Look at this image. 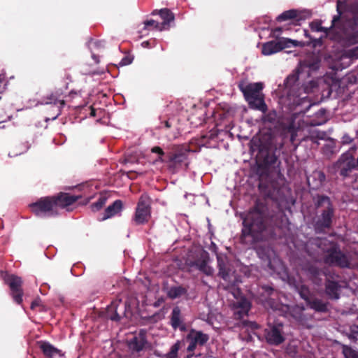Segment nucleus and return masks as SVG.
Masks as SVG:
<instances>
[{
  "instance_id": "nucleus-1",
  "label": "nucleus",
  "mask_w": 358,
  "mask_h": 358,
  "mask_svg": "<svg viewBox=\"0 0 358 358\" xmlns=\"http://www.w3.org/2000/svg\"><path fill=\"white\" fill-rule=\"evenodd\" d=\"M266 229L264 216L260 208L257 206L250 211L243 220V236L248 242H255L261 239L262 233Z\"/></svg>"
},
{
  "instance_id": "nucleus-2",
  "label": "nucleus",
  "mask_w": 358,
  "mask_h": 358,
  "mask_svg": "<svg viewBox=\"0 0 358 358\" xmlns=\"http://www.w3.org/2000/svg\"><path fill=\"white\" fill-rule=\"evenodd\" d=\"M131 308V302L122 303L121 300L113 302L108 308L107 317L112 320L118 321L122 316H127V312Z\"/></svg>"
},
{
  "instance_id": "nucleus-3",
  "label": "nucleus",
  "mask_w": 358,
  "mask_h": 358,
  "mask_svg": "<svg viewBox=\"0 0 358 358\" xmlns=\"http://www.w3.org/2000/svg\"><path fill=\"white\" fill-rule=\"evenodd\" d=\"M150 217L149 198L143 195L138 203L134 220L137 224H143Z\"/></svg>"
},
{
  "instance_id": "nucleus-4",
  "label": "nucleus",
  "mask_w": 358,
  "mask_h": 358,
  "mask_svg": "<svg viewBox=\"0 0 358 358\" xmlns=\"http://www.w3.org/2000/svg\"><path fill=\"white\" fill-rule=\"evenodd\" d=\"M219 266V275L232 286L235 285L239 280L229 268L227 257L223 255L217 256Z\"/></svg>"
},
{
  "instance_id": "nucleus-5",
  "label": "nucleus",
  "mask_w": 358,
  "mask_h": 358,
  "mask_svg": "<svg viewBox=\"0 0 358 358\" xmlns=\"http://www.w3.org/2000/svg\"><path fill=\"white\" fill-rule=\"evenodd\" d=\"M30 208L36 215H41L48 212H52L57 209L55 203V197H45L38 201L30 205Z\"/></svg>"
},
{
  "instance_id": "nucleus-6",
  "label": "nucleus",
  "mask_w": 358,
  "mask_h": 358,
  "mask_svg": "<svg viewBox=\"0 0 358 358\" xmlns=\"http://www.w3.org/2000/svg\"><path fill=\"white\" fill-rule=\"evenodd\" d=\"M209 339L208 335L200 331L191 329L187 335V340L189 343L187 350L192 352L196 345H203Z\"/></svg>"
},
{
  "instance_id": "nucleus-7",
  "label": "nucleus",
  "mask_w": 358,
  "mask_h": 358,
  "mask_svg": "<svg viewBox=\"0 0 358 358\" xmlns=\"http://www.w3.org/2000/svg\"><path fill=\"white\" fill-rule=\"evenodd\" d=\"M338 166L341 169V173L343 176H346L348 171L357 166L355 159L350 152L342 155L338 162Z\"/></svg>"
},
{
  "instance_id": "nucleus-8",
  "label": "nucleus",
  "mask_w": 358,
  "mask_h": 358,
  "mask_svg": "<svg viewBox=\"0 0 358 358\" xmlns=\"http://www.w3.org/2000/svg\"><path fill=\"white\" fill-rule=\"evenodd\" d=\"M241 92L243 93L245 99L256 97L262 94L260 91L263 88V84L262 83H255L250 84H241L239 85Z\"/></svg>"
},
{
  "instance_id": "nucleus-9",
  "label": "nucleus",
  "mask_w": 358,
  "mask_h": 358,
  "mask_svg": "<svg viewBox=\"0 0 358 358\" xmlns=\"http://www.w3.org/2000/svg\"><path fill=\"white\" fill-rule=\"evenodd\" d=\"M266 339L268 343L273 345H278L284 341L282 335V326H273L270 327L266 333Z\"/></svg>"
},
{
  "instance_id": "nucleus-10",
  "label": "nucleus",
  "mask_w": 358,
  "mask_h": 358,
  "mask_svg": "<svg viewBox=\"0 0 358 358\" xmlns=\"http://www.w3.org/2000/svg\"><path fill=\"white\" fill-rule=\"evenodd\" d=\"M284 49L282 38L265 43L262 45V52L264 55H271Z\"/></svg>"
},
{
  "instance_id": "nucleus-11",
  "label": "nucleus",
  "mask_w": 358,
  "mask_h": 358,
  "mask_svg": "<svg viewBox=\"0 0 358 358\" xmlns=\"http://www.w3.org/2000/svg\"><path fill=\"white\" fill-rule=\"evenodd\" d=\"M38 344L41 350L48 358H60L63 355L60 350L48 342L41 341Z\"/></svg>"
},
{
  "instance_id": "nucleus-12",
  "label": "nucleus",
  "mask_w": 358,
  "mask_h": 358,
  "mask_svg": "<svg viewBox=\"0 0 358 358\" xmlns=\"http://www.w3.org/2000/svg\"><path fill=\"white\" fill-rule=\"evenodd\" d=\"M77 199L78 197L66 193H61L57 197H55V203L57 208H65L73 203Z\"/></svg>"
},
{
  "instance_id": "nucleus-13",
  "label": "nucleus",
  "mask_w": 358,
  "mask_h": 358,
  "mask_svg": "<svg viewBox=\"0 0 358 358\" xmlns=\"http://www.w3.org/2000/svg\"><path fill=\"white\" fill-rule=\"evenodd\" d=\"M327 262L337 264L343 267L347 266V259L336 248H334L330 251V253L327 258Z\"/></svg>"
},
{
  "instance_id": "nucleus-14",
  "label": "nucleus",
  "mask_w": 358,
  "mask_h": 358,
  "mask_svg": "<svg viewBox=\"0 0 358 358\" xmlns=\"http://www.w3.org/2000/svg\"><path fill=\"white\" fill-rule=\"evenodd\" d=\"M208 255L205 251L201 254V259L195 262L196 267L207 275H211L213 273V269L208 266Z\"/></svg>"
},
{
  "instance_id": "nucleus-15",
  "label": "nucleus",
  "mask_w": 358,
  "mask_h": 358,
  "mask_svg": "<svg viewBox=\"0 0 358 358\" xmlns=\"http://www.w3.org/2000/svg\"><path fill=\"white\" fill-rule=\"evenodd\" d=\"M250 106L254 109L259 110L263 113L267 110V106L264 100V94L256 96V97L246 99Z\"/></svg>"
},
{
  "instance_id": "nucleus-16",
  "label": "nucleus",
  "mask_w": 358,
  "mask_h": 358,
  "mask_svg": "<svg viewBox=\"0 0 358 358\" xmlns=\"http://www.w3.org/2000/svg\"><path fill=\"white\" fill-rule=\"evenodd\" d=\"M321 203L326 204L327 210L322 214V220L320 221V226L327 227L329 226L331 222V218L332 215V210L329 208V200L327 197H322Z\"/></svg>"
},
{
  "instance_id": "nucleus-17",
  "label": "nucleus",
  "mask_w": 358,
  "mask_h": 358,
  "mask_svg": "<svg viewBox=\"0 0 358 358\" xmlns=\"http://www.w3.org/2000/svg\"><path fill=\"white\" fill-rule=\"evenodd\" d=\"M122 208V203L120 200L115 201L112 205L109 206L105 210L103 220H106L117 214Z\"/></svg>"
},
{
  "instance_id": "nucleus-18",
  "label": "nucleus",
  "mask_w": 358,
  "mask_h": 358,
  "mask_svg": "<svg viewBox=\"0 0 358 358\" xmlns=\"http://www.w3.org/2000/svg\"><path fill=\"white\" fill-rule=\"evenodd\" d=\"M232 294L236 299V301H234V304L242 308L243 311L247 312L250 308L249 301L241 296L239 290H235Z\"/></svg>"
},
{
  "instance_id": "nucleus-19",
  "label": "nucleus",
  "mask_w": 358,
  "mask_h": 358,
  "mask_svg": "<svg viewBox=\"0 0 358 358\" xmlns=\"http://www.w3.org/2000/svg\"><path fill=\"white\" fill-rule=\"evenodd\" d=\"M171 324L174 329L179 328L180 330H185V327L180 320V310L178 308H173L171 315Z\"/></svg>"
},
{
  "instance_id": "nucleus-20",
  "label": "nucleus",
  "mask_w": 358,
  "mask_h": 358,
  "mask_svg": "<svg viewBox=\"0 0 358 358\" xmlns=\"http://www.w3.org/2000/svg\"><path fill=\"white\" fill-rule=\"evenodd\" d=\"M6 281L9 285L13 292H18V290H22L20 289L22 285V280L20 278L15 275H9L6 279Z\"/></svg>"
},
{
  "instance_id": "nucleus-21",
  "label": "nucleus",
  "mask_w": 358,
  "mask_h": 358,
  "mask_svg": "<svg viewBox=\"0 0 358 358\" xmlns=\"http://www.w3.org/2000/svg\"><path fill=\"white\" fill-rule=\"evenodd\" d=\"M159 15L164 20L163 23L161 24V26L164 27V29H165L169 26V23L173 21V14L167 9H162L159 11Z\"/></svg>"
},
{
  "instance_id": "nucleus-22",
  "label": "nucleus",
  "mask_w": 358,
  "mask_h": 358,
  "mask_svg": "<svg viewBox=\"0 0 358 358\" xmlns=\"http://www.w3.org/2000/svg\"><path fill=\"white\" fill-rule=\"evenodd\" d=\"M342 350L345 358H358V350L350 346L343 345Z\"/></svg>"
},
{
  "instance_id": "nucleus-23",
  "label": "nucleus",
  "mask_w": 358,
  "mask_h": 358,
  "mask_svg": "<svg viewBox=\"0 0 358 358\" xmlns=\"http://www.w3.org/2000/svg\"><path fill=\"white\" fill-rule=\"evenodd\" d=\"M283 43L284 49L289 48L291 46H300L303 47L305 45V43L303 41H299L296 40L289 39L287 38H281Z\"/></svg>"
},
{
  "instance_id": "nucleus-24",
  "label": "nucleus",
  "mask_w": 358,
  "mask_h": 358,
  "mask_svg": "<svg viewBox=\"0 0 358 358\" xmlns=\"http://www.w3.org/2000/svg\"><path fill=\"white\" fill-rule=\"evenodd\" d=\"M298 16V12L295 10H289L282 13L278 17L279 21H285L287 20L294 19Z\"/></svg>"
},
{
  "instance_id": "nucleus-25",
  "label": "nucleus",
  "mask_w": 358,
  "mask_h": 358,
  "mask_svg": "<svg viewBox=\"0 0 358 358\" xmlns=\"http://www.w3.org/2000/svg\"><path fill=\"white\" fill-rule=\"evenodd\" d=\"M106 201V197L105 196H100L97 202L91 205V210L93 212H96L99 210L105 205Z\"/></svg>"
},
{
  "instance_id": "nucleus-26",
  "label": "nucleus",
  "mask_w": 358,
  "mask_h": 358,
  "mask_svg": "<svg viewBox=\"0 0 358 358\" xmlns=\"http://www.w3.org/2000/svg\"><path fill=\"white\" fill-rule=\"evenodd\" d=\"M184 292V289L181 287H173L170 289L168 294L170 298L175 299L180 296Z\"/></svg>"
},
{
  "instance_id": "nucleus-27",
  "label": "nucleus",
  "mask_w": 358,
  "mask_h": 358,
  "mask_svg": "<svg viewBox=\"0 0 358 358\" xmlns=\"http://www.w3.org/2000/svg\"><path fill=\"white\" fill-rule=\"evenodd\" d=\"M180 349V342H176L171 348L169 353L166 354V357L167 358H176L178 355V351Z\"/></svg>"
},
{
  "instance_id": "nucleus-28",
  "label": "nucleus",
  "mask_w": 358,
  "mask_h": 358,
  "mask_svg": "<svg viewBox=\"0 0 358 358\" xmlns=\"http://www.w3.org/2000/svg\"><path fill=\"white\" fill-rule=\"evenodd\" d=\"M310 28L313 31H323L325 34L327 33V29L322 26L320 21H314L310 24Z\"/></svg>"
},
{
  "instance_id": "nucleus-29",
  "label": "nucleus",
  "mask_w": 358,
  "mask_h": 358,
  "mask_svg": "<svg viewBox=\"0 0 358 358\" xmlns=\"http://www.w3.org/2000/svg\"><path fill=\"white\" fill-rule=\"evenodd\" d=\"M327 291L331 297L335 298V299L338 298V294L337 293V288H336V284H334V283L329 284L327 287Z\"/></svg>"
},
{
  "instance_id": "nucleus-30",
  "label": "nucleus",
  "mask_w": 358,
  "mask_h": 358,
  "mask_svg": "<svg viewBox=\"0 0 358 358\" xmlns=\"http://www.w3.org/2000/svg\"><path fill=\"white\" fill-rule=\"evenodd\" d=\"M185 159V157L182 154L175 155L171 159V162L173 165H176L177 164L181 163L184 162Z\"/></svg>"
},
{
  "instance_id": "nucleus-31",
  "label": "nucleus",
  "mask_w": 358,
  "mask_h": 358,
  "mask_svg": "<svg viewBox=\"0 0 358 358\" xmlns=\"http://www.w3.org/2000/svg\"><path fill=\"white\" fill-rule=\"evenodd\" d=\"M148 26H153L155 29L162 31L164 27L161 26L160 24L155 22V20H148L145 22V28H147Z\"/></svg>"
},
{
  "instance_id": "nucleus-32",
  "label": "nucleus",
  "mask_w": 358,
  "mask_h": 358,
  "mask_svg": "<svg viewBox=\"0 0 358 358\" xmlns=\"http://www.w3.org/2000/svg\"><path fill=\"white\" fill-rule=\"evenodd\" d=\"M13 299L17 303H20L22 301V291L18 290V292H13Z\"/></svg>"
},
{
  "instance_id": "nucleus-33",
  "label": "nucleus",
  "mask_w": 358,
  "mask_h": 358,
  "mask_svg": "<svg viewBox=\"0 0 358 358\" xmlns=\"http://www.w3.org/2000/svg\"><path fill=\"white\" fill-rule=\"evenodd\" d=\"M152 152H155V153H157V154H159L160 155L159 159L157 161L163 162L162 156L164 155V152H163V150L159 147H157H157H154L152 149Z\"/></svg>"
},
{
  "instance_id": "nucleus-34",
  "label": "nucleus",
  "mask_w": 358,
  "mask_h": 358,
  "mask_svg": "<svg viewBox=\"0 0 358 358\" xmlns=\"http://www.w3.org/2000/svg\"><path fill=\"white\" fill-rule=\"evenodd\" d=\"M132 62V59L129 57H124L120 62L122 66L130 64Z\"/></svg>"
},
{
  "instance_id": "nucleus-35",
  "label": "nucleus",
  "mask_w": 358,
  "mask_h": 358,
  "mask_svg": "<svg viewBox=\"0 0 358 358\" xmlns=\"http://www.w3.org/2000/svg\"><path fill=\"white\" fill-rule=\"evenodd\" d=\"M345 7V3L340 1H338V3H337V10L338 12L339 13V14H341L342 13V10L343 8Z\"/></svg>"
},
{
  "instance_id": "nucleus-36",
  "label": "nucleus",
  "mask_w": 358,
  "mask_h": 358,
  "mask_svg": "<svg viewBox=\"0 0 358 358\" xmlns=\"http://www.w3.org/2000/svg\"><path fill=\"white\" fill-rule=\"evenodd\" d=\"M324 136V134L322 132L317 131L315 134L313 133L312 138H323Z\"/></svg>"
},
{
  "instance_id": "nucleus-37",
  "label": "nucleus",
  "mask_w": 358,
  "mask_h": 358,
  "mask_svg": "<svg viewBox=\"0 0 358 358\" xmlns=\"http://www.w3.org/2000/svg\"><path fill=\"white\" fill-rule=\"evenodd\" d=\"M41 301L39 299H36L34 301L32 302L31 308L32 309H34L36 307L40 306Z\"/></svg>"
},
{
  "instance_id": "nucleus-38",
  "label": "nucleus",
  "mask_w": 358,
  "mask_h": 358,
  "mask_svg": "<svg viewBox=\"0 0 358 358\" xmlns=\"http://www.w3.org/2000/svg\"><path fill=\"white\" fill-rule=\"evenodd\" d=\"M324 122H325V120H324L321 122H311L310 124L311 125L315 126V125H320V124H323Z\"/></svg>"
},
{
  "instance_id": "nucleus-39",
  "label": "nucleus",
  "mask_w": 358,
  "mask_h": 358,
  "mask_svg": "<svg viewBox=\"0 0 358 358\" xmlns=\"http://www.w3.org/2000/svg\"><path fill=\"white\" fill-rule=\"evenodd\" d=\"M45 103H56V99L50 98V101H46Z\"/></svg>"
},
{
  "instance_id": "nucleus-40",
  "label": "nucleus",
  "mask_w": 358,
  "mask_h": 358,
  "mask_svg": "<svg viewBox=\"0 0 358 358\" xmlns=\"http://www.w3.org/2000/svg\"><path fill=\"white\" fill-rule=\"evenodd\" d=\"M343 142L345 143H348L349 142H350V139L348 136H344L343 137Z\"/></svg>"
},
{
  "instance_id": "nucleus-41",
  "label": "nucleus",
  "mask_w": 358,
  "mask_h": 358,
  "mask_svg": "<svg viewBox=\"0 0 358 358\" xmlns=\"http://www.w3.org/2000/svg\"><path fill=\"white\" fill-rule=\"evenodd\" d=\"M317 175H318V176H319L322 179H324V175H323L322 173H320V172H319V173H317Z\"/></svg>"
},
{
  "instance_id": "nucleus-42",
  "label": "nucleus",
  "mask_w": 358,
  "mask_h": 358,
  "mask_svg": "<svg viewBox=\"0 0 358 358\" xmlns=\"http://www.w3.org/2000/svg\"><path fill=\"white\" fill-rule=\"evenodd\" d=\"M310 85H311V87H315V82H310Z\"/></svg>"
},
{
  "instance_id": "nucleus-43",
  "label": "nucleus",
  "mask_w": 358,
  "mask_h": 358,
  "mask_svg": "<svg viewBox=\"0 0 358 358\" xmlns=\"http://www.w3.org/2000/svg\"><path fill=\"white\" fill-rule=\"evenodd\" d=\"M187 358H193V354L187 355Z\"/></svg>"
},
{
  "instance_id": "nucleus-44",
  "label": "nucleus",
  "mask_w": 358,
  "mask_h": 358,
  "mask_svg": "<svg viewBox=\"0 0 358 358\" xmlns=\"http://www.w3.org/2000/svg\"><path fill=\"white\" fill-rule=\"evenodd\" d=\"M92 57L96 60V62H99V61L96 59V58L95 55H92Z\"/></svg>"
},
{
  "instance_id": "nucleus-45",
  "label": "nucleus",
  "mask_w": 358,
  "mask_h": 358,
  "mask_svg": "<svg viewBox=\"0 0 358 358\" xmlns=\"http://www.w3.org/2000/svg\"><path fill=\"white\" fill-rule=\"evenodd\" d=\"M336 20H337V18L336 17H334L332 20V23H334Z\"/></svg>"
},
{
  "instance_id": "nucleus-46",
  "label": "nucleus",
  "mask_w": 358,
  "mask_h": 358,
  "mask_svg": "<svg viewBox=\"0 0 358 358\" xmlns=\"http://www.w3.org/2000/svg\"><path fill=\"white\" fill-rule=\"evenodd\" d=\"M320 114H322V115H323V114L324 113V110H320Z\"/></svg>"
},
{
  "instance_id": "nucleus-47",
  "label": "nucleus",
  "mask_w": 358,
  "mask_h": 358,
  "mask_svg": "<svg viewBox=\"0 0 358 358\" xmlns=\"http://www.w3.org/2000/svg\"><path fill=\"white\" fill-rule=\"evenodd\" d=\"M306 91L307 92H310V90L308 89V87H306Z\"/></svg>"
},
{
  "instance_id": "nucleus-48",
  "label": "nucleus",
  "mask_w": 358,
  "mask_h": 358,
  "mask_svg": "<svg viewBox=\"0 0 358 358\" xmlns=\"http://www.w3.org/2000/svg\"><path fill=\"white\" fill-rule=\"evenodd\" d=\"M166 126L167 127H169V123H168L167 122H166Z\"/></svg>"
},
{
  "instance_id": "nucleus-49",
  "label": "nucleus",
  "mask_w": 358,
  "mask_h": 358,
  "mask_svg": "<svg viewBox=\"0 0 358 358\" xmlns=\"http://www.w3.org/2000/svg\"><path fill=\"white\" fill-rule=\"evenodd\" d=\"M304 33H305V35H306V36H308V34H307V31H304Z\"/></svg>"
},
{
  "instance_id": "nucleus-50",
  "label": "nucleus",
  "mask_w": 358,
  "mask_h": 358,
  "mask_svg": "<svg viewBox=\"0 0 358 358\" xmlns=\"http://www.w3.org/2000/svg\"><path fill=\"white\" fill-rule=\"evenodd\" d=\"M61 104H64V101H61Z\"/></svg>"
},
{
  "instance_id": "nucleus-51",
  "label": "nucleus",
  "mask_w": 358,
  "mask_h": 358,
  "mask_svg": "<svg viewBox=\"0 0 358 358\" xmlns=\"http://www.w3.org/2000/svg\"><path fill=\"white\" fill-rule=\"evenodd\" d=\"M357 162V166H358V157H357V162Z\"/></svg>"
}]
</instances>
